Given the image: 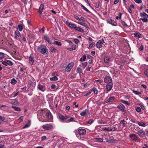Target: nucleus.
<instances>
[{"mask_svg":"<svg viewBox=\"0 0 148 148\" xmlns=\"http://www.w3.org/2000/svg\"><path fill=\"white\" fill-rule=\"evenodd\" d=\"M38 50H40V52L42 54L45 53L47 55L48 53V49L46 47L43 45H41L37 48Z\"/></svg>","mask_w":148,"mask_h":148,"instance_id":"obj_1","label":"nucleus"},{"mask_svg":"<svg viewBox=\"0 0 148 148\" xmlns=\"http://www.w3.org/2000/svg\"><path fill=\"white\" fill-rule=\"evenodd\" d=\"M140 15L141 17L143 18H140V20H141L143 22H147L148 21V15L147 14L144 12L140 13Z\"/></svg>","mask_w":148,"mask_h":148,"instance_id":"obj_2","label":"nucleus"},{"mask_svg":"<svg viewBox=\"0 0 148 148\" xmlns=\"http://www.w3.org/2000/svg\"><path fill=\"white\" fill-rule=\"evenodd\" d=\"M129 137L130 138V140L133 142H136L140 139L136 136L135 134L133 133L130 134L129 135Z\"/></svg>","mask_w":148,"mask_h":148,"instance_id":"obj_3","label":"nucleus"},{"mask_svg":"<svg viewBox=\"0 0 148 148\" xmlns=\"http://www.w3.org/2000/svg\"><path fill=\"white\" fill-rule=\"evenodd\" d=\"M58 116L59 119L62 122H64L68 118H69V116H64L60 114H58Z\"/></svg>","mask_w":148,"mask_h":148,"instance_id":"obj_4","label":"nucleus"},{"mask_svg":"<svg viewBox=\"0 0 148 148\" xmlns=\"http://www.w3.org/2000/svg\"><path fill=\"white\" fill-rule=\"evenodd\" d=\"M42 127L45 130H49L53 129V126L50 124H47L42 126Z\"/></svg>","mask_w":148,"mask_h":148,"instance_id":"obj_5","label":"nucleus"},{"mask_svg":"<svg viewBox=\"0 0 148 148\" xmlns=\"http://www.w3.org/2000/svg\"><path fill=\"white\" fill-rule=\"evenodd\" d=\"M74 65V64L73 62H71L69 63L65 69L66 71L68 72H70Z\"/></svg>","mask_w":148,"mask_h":148,"instance_id":"obj_6","label":"nucleus"},{"mask_svg":"<svg viewBox=\"0 0 148 148\" xmlns=\"http://www.w3.org/2000/svg\"><path fill=\"white\" fill-rule=\"evenodd\" d=\"M104 82L106 83L109 84L112 82V79L110 77L106 76L104 79Z\"/></svg>","mask_w":148,"mask_h":148,"instance_id":"obj_7","label":"nucleus"},{"mask_svg":"<svg viewBox=\"0 0 148 148\" xmlns=\"http://www.w3.org/2000/svg\"><path fill=\"white\" fill-rule=\"evenodd\" d=\"M104 42V40L103 39H101L99 40L96 44V47L98 48H100L102 47V44Z\"/></svg>","mask_w":148,"mask_h":148,"instance_id":"obj_8","label":"nucleus"},{"mask_svg":"<svg viewBox=\"0 0 148 148\" xmlns=\"http://www.w3.org/2000/svg\"><path fill=\"white\" fill-rule=\"evenodd\" d=\"M89 114L88 110L87 109H85L82 112L80 113V115L82 116H87Z\"/></svg>","mask_w":148,"mask_h":148,"instance_id":"obj_9","label":"nucleus"},{"mask_svg":"<svg viewBox=\"0 0 148 148\" xmlns=\"http://www.w3.org/2000/svg\"><path fill=\"white\" fill-rule=\"evenodd\" d=\"M37 89L39 90L42 91H44L46 89L45 86L39 84L37 87Z\"/></svg>","mask_w":148,"mask_h":148,"instance_id":"obj_10","label":"nucleus"},{"mask_svg":"<svg viewBox=\"0 0 148 148\" xmlns=\"http://www.w3.org/2000/svg\"><path fill=\"white\" fill-rule=\"evenodd\" d=\"M107 22L108 23H109L112 25L116 26L117 25V23L116 22H115L114 20L111 19H108L107 20Z\"/></svg>","mask_w":148,"mask_h":148,"instance_id":"obj_11","label":"nucleus"},{"mask_svg":"<svg viewBox=\"0 0 148 148\" xmlns=\"http://www.w3.org/2000/svg\"><path fill=\"white\" fill-rule=\"evenodd\" d=\"M78 133L80 135H83L86 134V131L84 129H78Z\"/></svg>","mask_w":148,"mask_h":148,"instance_id":"obj_12","label":"nucleus"},{"mask_svg":"<svg viewBox=\"0 0 148 148\" xmlns=\"http://www.w3.org/2000/svg\"><path fill=\"white\" fill-rule=\"evenodd\" d=\"M117 108L120 110L122 111L123 112H124L126 111L125 109V107L122 104L118 105Z\"/></svg>","mask_w":148,"mask_h":148,"instance_id":"obj_13","label":"nucleus"},{"mask_svg":"<svg viewBox=\"0 0 148 148\" xmlns=\"http://www.w3.org/2000/svg\"><path fill=\"white\" fill-rule=\"evenodd\" d=\"M66 24L67 25V26L70 28H74L75 25L73 23H71L70 22H69L68 21H66Z\"/></svg>","mask_w":148,"mask_h":148,"instance_id":"obj_14","label":"nucleus"},{"mask_svg":"<svg viewBox=\"0 0 148 148\" xmlns=\"http://www.w3.org/2000/svg\"><path fill=\"white\" fill-rule=\"evenodd\" d=\"M116 141V140L112 137H110L106 141L107 142L109 143H114Z\"/></svg>","mask_w":148,"mask_h":148,"instance_id":"obj_15","label":"nucleus"},{"mask_svg":"<svg viewBox=\"0 0 148 148\" xmlns=\"http://www.w3.org/2000/svg\"><path fill=\"white\" fill-rule=\"evenodd\" d=\"M137 133L140 137L143 136L145 134V132L143 130H139L137 132Z\"/></svg>","mask_w":148,"mask_h":148,"instance_id":"obj_16","label":"nucleus"},{"mask_svg":"<svg viewBox=\"0 0 148 148\" xmlns=\"http://www.w3.org/2000/svg\"><path fill=\"white\" fill-rule=\"evenodd\" d=\"M104 61L106 63H108L111 60L109 56H105L104 58Z\"/></svg>","mask_w":148,"mask_h":148,"instance_id":"obj_17","label":"nucleus"},{"mask_svg":"<svg viewBox=\"0 0 148 148\" xmlns=\"http://www.w3.org/2000/svg\"><path fill=\"white\" fill-rule=\"evenodd\" d=\"M44 9V5L43 4H41L40 5L39 9V10H38V12L40 14V15L42 13V12L43 10Z\"/></svg>","mask_w":148,"mask_h":148,"instance_id":"obj_18","label":"nucleus"},{"mask_svg":"<svg viewBox=\"0 0 148 148\" xmlns=\"http://www.w3.org/2000/svg\"><path fill=\"white\" fill-rule=\"evenodd\" d=\"M44 38L49 44H52V41L50 40L48 36L47 35L45 34V35Z\"/></svg>","mask_w":148,"mask_h":148,"instance_id":"obj_19","label":"nucleus"},{"mask_svg":"<svg viewBox=\"0 0 148 148\" xmlns=\"http://www.w3.org/2000/svg\"><path fill=\"white\" fill-rule=\"evenodd\" d=\"M74 18H75V19L78 20L79 21H82L83 22L85 21L84 18L82 16L80 18H79L77 16H75Z\"/></svg>","mask_w":148,"mask_h":148,"instance_id":"obj_20","label":"nucleus"},{"mask_svg":"<svg viewBox=\"0 0 148 148\" xmlns=\"http://www.w3.org/2000/svg\"><path fill=\"white\" fill-rule=\"evenodd\" d=\"M112 87V86L110 84H107L106 86V88L107 90L108 91L107 93L110 91Z\"/></svg>","mask_w":148,"mask_h":148,"instance_id":"obj_21","label":"nucleus"},{"mask_svg":"<svg viewBox=\"0 0 148 148\" xmlns=\"http://www.w3.org/2000/svg\"><path fill=\"white\" fill-rule=\"evenodd\" d=\"M34 60L33 56H30L29 57V63L31 65H32L34 62Z\"/></svg>","mask_w":148,"mask_h":148,"instance_id":"obj_22","label":"nucleus"},{"mask_svg":"<svg viewBox=\"0 0 148 148\" xmlns=\"http://www.w3.org/2000/svg\"><path fill=\"white\" fill-rule=\"evenodd\" d=\"M115 98L114 97H112L109 98V99L105 101L106 103H108L111 102Z\"/></svg>","mask_w":148,"mask_h":148,"instance_id":"obj_23","label":"nucleus"},{"mask_svg":"<svg viewBox=\"0 0 148 148\" xmlns=\"http://www.w3.org/2000/svg\"><path fill=\"white\" fill-rule=\"evenodd\" d=\"M137 124L139 126L143 127H145L147 125L145 123L142 121L138 122Z\"/></svg>","mask_w":148,"mask_h":148,"instance_id":"obj_24","label":"nucleus"},{"mask_svg":"<svg viewBox=\"0 0 148 148\" xmlns=\"http://www.w3.org/2000/svg\"><path fill=\"white\" fill-rule=\"evenodd\" d=\"M47 117L49 119H51L52 118V115L50 112H47L46 115Z\"/></svg>","mask_w":148,"mask_h":148,"instance_id":"obj_25","label":"nucleus"},{"mask_svg":"<svg viewBox=\"0 0 148 148\" xmlns=\"http://www.w3.org/2000/svg\"><path fill=\"white\" fill-rule=\"evenodd\" d=\"M31 125V121H27V123L23 127V129L27 128L29 127Z\"/></svg>","mask_w":148,"mask_h":148,"instance_id":"obj_26","label":"nucleus"},{"mask_svg":"<svg viewBox=\"0 0 148 148\" xmlns=\"http://www.w3.org/2000/svg\"><path fill=\"white\" fill-rule=\"evenodd\" d=\"M23 24H20L18 26V29L20 32H21L23 30Z\"/></svg>","mask_w":148,"mask_h":148,"instance_id":"obj_27","label":"nucleus"},{"mask_svg":"<svg viewBox=\"0 0 148 148\" xmlns=\"http://www.w3.org/2000/svg\"><path fill=\"white\" fill-rule=\"evenodd\" d=\"M102 130L103 131H111L113 130V129L109 128V127H104L102 128Z\"/></svg>","mask_w":148,"mask_h":148,"instance_id":"obj_28","label":"nucleus"},{"mask_svg":"<svg viewBox=\"0 0 148 148\" xmlns=\"http://www.w3.org/2000/svg\"><path fill=\"white\" fill-rule=\"evenodd\" d=\"M77 23L79 24H80V25H83V26L85 27H86L87 28H88V26L87 25V24H86V23H82V22H78Z\"/></svg>","mask_w":148,"mask_h":148,"instance_id":"obj_29","label":"nucleus"},{"mask_svg":"<svg viewBox=\"0 0 148 148\" xmlns=\"http://www.w3.org/2000/svg\"><path fill=\"white\" fill-rule=\"evenodd\" d=\"M17 82L16 80L14 78H12L11 79L10 83L12 84H15Z\"/></svg>","mask_w":148,"mask_h":148,"instance_id":"obj_30","label":"nucleus"},{"mask_svg":"<svg viewBox=\"0 0 148 148\" xmlns=\"http://www.w3.org/2000/svg\"><path fill=\"white\" fill-rule=\"evenodd\" d=\"M53 44L55 45H57L59 46H61L62 45L61 43L58 41H54L53 42Z\"/></svg>","mask_w":148,"mask_h":148,"instance_id":"obj_31","label":"nucleus"},{"mask_svg":"<svg viewBox=\"0 0 148 148\" xmlns=\"http://www.w3.org/2000/svg\"><path fill=\"white\" fill-rule=\"evenodd\" d=\"M135 36H136L138 37V38H141V35L138 32H136L134 34Z\"/></svg>","mask_w":148,"mask_h":148,"instance_id":"obj_32","label":"nucleus"},{"mask_svg":"<svg viewBox=\"0 0 148 148\" xmlns=\"http://www.w3.org/2000/svg\"><path fill=\"white\" fill-rule=\"evenodd\" d=\"M81 6L84 10L85 11L87 12L88 13H90V12L83 5L81 4Z\"/></svg>","mask_w":148,"mask_h":148,"instance_id":"obj_33","label":"nucleus"},{"mask_svg":"<svg viewBox=\"0 0 148 148\" xmlns=\"http://www.w3.org/2000/svg\"><path fill=\"white\" fill-rule=\"evenodd\" d=\"M15 34L18 37H21V36L20 33L18 30L16 31Z\"/></svg>","mask_w":148,"mask_h":148,"instance_id":"obj_34","label":"nucleus"},{"mask_svg":"<svg viewBox=\"0 0 148 148\" xmlns=\"http://www.w3.org/2000/svg\"><path fill=\"white\" fill-rule=\"evenodd\" d=\"M50 80L51 81H55L58 80V78L56 76H55L53 77L50 78Z\"/></svg>","mask_w":148,"mask_h":148,"instance_id":"obj_35","label":"nucleus"},{"mask_svg":"<svg viewBox=\"0 0 148 148\" xmlns=\"http://www.w3.org/2000/svg\"><path fill=\"white\" fill-rule=\"evenodd\" d=\"M12 108H13L16 111H19L21 110L20 108L19 107H16V106H12Z\"/></svg>","mask_w":148,"mask_h":148,"instance_id":"obj_36","label":"nucleus"},{"mask_svg":"<svg viewBox=\"0 0 148 148\" xmlns=\"http://www.w3.org/2000/svg\"><path fill=\"white\" fill-rule=\"evenodd\" d=\"M51 88L54 91L57 89V87L55 85L53 84L51 86Z\"/></svg>","mask_w":148,"mask_h":148,"instance_id":"obj_37","label":"nucleus"},{"mask_svg":"<svg viewBox=\"0 0 148 148\" xmlns=\"http://www.w3.org/2000/svg\"><path fill=\"white\" fill-rule=\"evenodd\" d=\"M120 123L122 125L123 127H125L126 125V123H125V121L124 120H122L121 121Z\"/></svg>","mask_w":148,"mask_h":148,"instance_id":"obj_38","label":"nucleus"},{"mask_svg":"<svg viewBox=\"0 0 148 148\" xmlns=\"http://www.w3.org/2000/svg\"><path fill=\"white\" fill-rule=\"evenodd\" d=\"M77 71L79 74L82 73V71L80 68L78 67L77 69Z\"/></svg>","mask_w":148,"mask_h":148,"instance_id":"obj_39","label":"nucleus"},{"mask_svg":"<svg viewBox=\"0 0 148 148\" xmlns=\"http://www.w3.org/2000/svg\"><path fill=\"white\" fill-rule=\"evenodd\" d=\"M91 91H93L95 94H97L98 93L97 90L96 88H93L91 90Z\"/></svg>","mask_w":148,"mask_h":148,"instance_id":"obj_40","label":"nucleus"},{"mask_svg":"<svg viewBox=\"0 0 148 148\" xmlns=\"http://www.w3.org/2000/svg\"><path fill=\"white\" fill-rule=\"evenodd\" d=\"M121 23L122 24L124 27H128V26L124 21H122L121 22Z\"/></svg>","mask_w":148,"mask_h":148,"instance_id":"obj_41","label":"nucleus"},{"mask_svg":"<svg viewBox=\"0 0 148 148\" xmlns=\"http://www.w3.org/2000/svg\"><path fill=\"white\" fill-rule=\"evenodd\" d=\"M133 91L134 93L137 95H139L141 94V92L139 91H136L135 90H133Z\"/></svg>","mask_w":148,"mask_h":148,"instance_id":"obj_42","label":"nucleus"},{"mask_svg":"<svg viewBox=\"0 0 148 148\" xmlns=\"http://www.w3.org/2000/svg\"><path fill=\"white\" fill-rule=\"evenodd\" d=\"M122 102L123 103L126 104L128 106H129L130 105V103H129L127 101H125L124 100H122Z\"/></svg>","mask_w":148,"mask_h":148,"instance_id":"obj_43","label":"nucleus"},{"mask_svg":"<svg viewBox=\"0 0 148 148\" xmlns=\"http://www.w3.org/2000/svg\"><path fill=\"white\" fill-rule=\"evenodd\" d=\"M87 64L88 63L87 62H84V63H82V65L83 66V69H84L85 68L86 66L87 65Z\"/></svg>","mask_w":148,"mask_h":148,"instance_id":"obj_44","label":"nucleus"},{"mask_svg":"<svg viewBox=\"0 0 148 148\" xmlns=\"http://www.w3.org/2000/svg\"><path fill=\"white\" fill-rule=\"evenodd\" d=\"M86 59V56H83V58H81L80 59V61L81 62L85 61Z\"/></svg>","mask_w":148,"mask_h":148,"instance_id":"obj_45","label":"nucleus"},{"mask_svg":"<svg viewBox=\"0 0 148 148\" xmlns=\"http://www.w3.org/2000/svg\"><path fill=\"white\" fill-rule=\"evenodd\" d=\"M136 110L137 112H140L141 111V109L140 107H137L136 108Z\"/></svg>","mask_w":148,"mask_h":148,"instance_id":"obj_46","label":"nucleus"},{"mask_svg":"<svg viewBox=\"0 0 148 148\" xmlns=\"http://www.w3.org/2000/svg\"><path fill=\"white\" fill-rule=\"evenodd\" d=\"M50 49L52 52H54V51L56 50V49L54 47H50Z\"/></svg>","mask_w":148,"mask_h":148,"instance_id":"obj_47","label":"nucleus"},{"mask_svg":"<svg viewBox=\"0 0 148 148\" xmlns=\"http://www.w3.org/2000/svg\"><path fill=\"white\" fill-rule=\"evenodd\" d=\"M7 65H9L10 66H12L13 65L12 62L10 60H8L7 61Z\"/></svg>","mask_w":148,"mask_h":148,"instance_id":"obj_48","label":"nucleus"},{"mask_svg":"<svg viewBox=\"0 0 148 148\" xmlns=\"http://www.w3.org/2000/svg\"><path fill=\"white\" fill-rule=\"evenodd\" d=\"M95 44L94 43V42H92L89 45L88 48L90 49L93 46H94Z\"/></svg>","mask_w":148,"mask_h":148,"instance_id":"obj_49","label":"nucleus"},{"mask_svg":"<svg viewBox=\"0 0 148 148\" xmlns=\"http://www.w3.org/2000/svg\"><path fill=\"white\" fill-rule=\"evenodd\" d=\"M95 7L96 8H98L99 7V2H98L97 3H95Z\"/></svg>","mask_w":148,"mask_h":148,"instance_id":"obj_50","label":"nucleus"},{"mask_svg":"<svg viewBox=\"0 0 148 148\" xmlns=\"http://www.w3.org/2000/svg\"><path fill=\"white\" fill-rule=\"evenodd\" d=\"M118 127V125H115L114 126V127L113 128H112L113 129V130L112 131H115L117 128Z\"/></svg>","mask_w":148,"mask_h":148,"instance_id":"obj_51","label":"nucleus"},{"mask_svg":"<svg viewBox=\"0 0 148 148\" xmlns=\"http://www.w3.org/2000/svg\"><path fill=\"white\" fill-rule=\"evenodd\" d=\"M74 118H71L70 119L67 120V122H70L72 121H73Z\"/></svg>","mask_w":148,"mask_h":148,"instance_id":"obj_52","label":"nucleus"},{"mask_svg":"<svg viewBox=\"0 0 148 148\" xmlns=\"http://www.w3.org/2000/svg\"><path fill=\"white\" fill-rule=\"evenodd\" d=\"M134 1L136 3H140L142 2L141 0H134Z\"/></svg>","mask_w":148,"mask_h":148,"instance_id":"obj_53","label":"nucleus"},{"mask_svg":"<svg viewBox=\"0 0 148 148\" xmlns=\"http://www.w3.org/2000/svg\"><path fill=\"white\" fill-rule=\"evenodd\" d=\"M93 122V120L92 119H90V120L88 121V123L89 124H91Z\"/></svg>","mask_w":148,"mask_h":148,"instance_id":"obj_54","label":"nucleus"},{"mask_svg":"<svg viewBox=\"0 0 148 148\" xmlns=\"http://www.w3.org/2000/svg\"><path fill=\"white\" fill-rule=\"evenodd\" d=\"M144 46L143 45H141L140 46V47L139 49V50L140 51H142L143 49Z\"/></svg>","mask_w":148,"mask_h":148,"instance_id":"obj_55","label":"nucleus"},{"mask_svg":"<svg viewBox=\"0 0 148 148\" xmlns=\"http://www.w3.org/2000/svg\"><path fill=\"white\" fill-rule=\"evenodd\" d=\"M46 138V136H43L41 137V140L42 141H43L45 140Z\"/></svg>","mask_w":148,"mask_h":148,"instance_id":"obj_56","label":"nucleus"},{"mask_svg":"<svg viewBox=\"0 0 148 148\" xmlns=\"http://www.w3.org/2000/svg\"><path fill=\"white\" fill-rule=\"evenodd\" d=\"M74 41L76 44L78 43L79 42V40L77 39H74Z\"/></svg>","mask_w":148,"mask_h":148,"instance_id":"obj_57","label":"nucleus"},{"mask_svg":"<svg viewBox=\"0 0 148 148\" xmlns=\"http://www.w3.org/2000/svg\"><path fill=\"white\" fill-rule=\"evenodd\" d=\"M23 116H21L18 119V121H19V122H21L23 120Z\"/></svg>","mask_w":148,"mask_h":148,"instance_id":"obj_58","label":"nucleus"},{"mask_svg":"<svg viewBox=\"0 0 148 148\" xmlns=\"http://www.w3.org/2000/svg\"><path fill=\"white\" fill-rule=\"evenodd\" d=\"M72 47V48H73V49L75 50L76 48V45H72V47Z\"/></svg>","mask_w":148,"mask_h":148,"instance_id":"obj_59","label":"nucleus"},{"mask_svg":"<svg viewBox=\"0 0 148 148\" xmlns=\"http://www.w3.org/2000/svg\"><path fill=\"white\" fill-rule=\"evenodd\" d=\"M2 64L5 66H7V62H6L5 61H3L2 62Z\"/></svg>","mask_w":148,"mask_h":148,"instance_id":"obj_60","label":"nucleus"},{"mask_svg":"<svg viewBox=\"0 0 148 148\" xmlns=\"http://www.w3.org/2000/svg\"><path fill=\"white\" fill-rule=\"evenodd\" d=\"M23 36L22 39H23V41H24V42H27V41L26 40V39L25 38L24 36L23 35Z\"/></svg>","mask_w":148,"mask_h":148,"instance_id":"obj_61","label":"nucleus"},{"mask_svg":"<svg viewBox=\"0 0 148 148\" xmlns=\"http://www.w3.org/2000/svg\"><path fill=\"white\" fill-rule=\"evenodd\" d=\"M18 92H17V93H15V94H14V96H11L10 97H16L18 95Z\"/></svg>","mask_w":148,"mask_h":148,"instance_id":"obj_62","label":"nucleus"},{"mask_svg":"<svg viewBox=\"0 0 148 148\" xmlns=\"http://www.w3.org/2000/svg\"><path fill=\"white\" fill-rule=\"evenodd\" d=\"M79 28V27L76 26L75 25L74 29L78 31Z\"/></svg>","mask_w":148,"mask_h":148,"instance_id":"obj_63","label":"nucleus"},{"mask_svg":"<svg viewBox=\"0 0 148 148\" xmlns=\"http://www.w3.org/2000/svg\"><path fill=\"white\" fill-rule=\"evenodd\" d=\"M145 73L146 75V76L148 77V69L145 71Z\"/></svg>","mask_w":148,"mask_h":148,"instance_id":"obj_64","label":"nucleus"}]
</instances>
